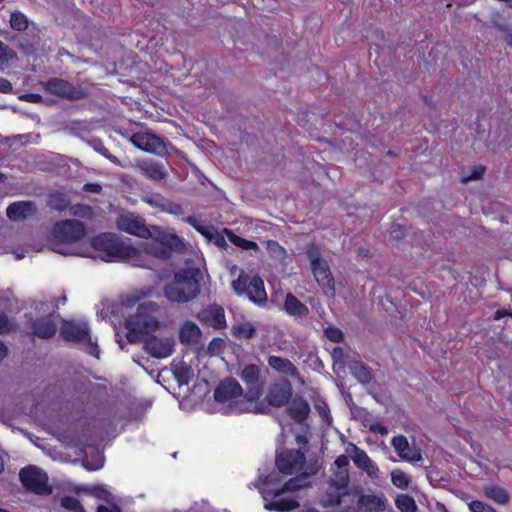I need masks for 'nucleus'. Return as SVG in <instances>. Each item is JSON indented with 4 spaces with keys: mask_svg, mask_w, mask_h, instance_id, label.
<instances>
[{
    "mask_svg": "<svg viewBox=\"0 0 512 512\" xmlns=\"http://www.w3.org/2000/svg\"><path fill=\"white\" fill-rule=\"evenodd\" d=\"M156 312L155 303L144 302L137 307L135 314L126 318V338L129 343H138L143 334L148 336L159 329L160 322L155 315Z\"/></svg>",
    "mask_w": 512,
    "mask_h": 512,
    "instance_id": "1",
    "label": "nucleus"
},
{
    "mask_svg": "<svg viewBox=\"0 0 512 512\" xmlns=\"http://www.w3.org/2000/svg\"><path fill=\"white\" fill-rule=\"evenodd\" d=\"M198 269H180L174 273L171 283L164 286V295L176 303H187L200 293V283L197 278Z\"/></svg>",
    "mask_w": 512,
    "mask_h": 512,
    "instance_id": "2",
    "label": "nucleus"
},
{
    "mask_svg": "<svg viewBox=\"0 0 512 512\" xmlns=\"http://www.w3.org/2000/svg\"><path fill=\"white\" fill-rule=\"evenodd\" d=\"M86 235L85 225L75 219H68L56 222L51 232L50 243L52 250L58 253L66 254L60 246L62 244H71L81 240Z\"/></svg>",
    "mask_w": 512,
    "mask_h": 512,
    "instance_id": "3",
    "label": "nucleus"
},
{
    "mask_svg": "<svg viewBox=\"0 0 512 512\" xmlns=\"http://www.w3.org/2000/svg\"><path fill=\"white\" fill-rule=\"evenodd\" d=\"M91 245L99 253V257L106 262L120 261L121 257H128L129 253L133 252L130 245H126L112 233H101L95 236Z\"/></svg>",
    "mask_w": 512,
    "mask_h": 512,
    "instance_id": "4",
    "label": "nucleus"
},
{
    "mask_svg": "<svg viewBox=\"0 0 512 512\" xmlns=\"http://www.w3.org/2000/svg\"><path fill=\"white\" fill-rule=\"evenodd\" d=\"M306 256L310 261V268L318 285L324 293L333 294L335 292L334 277L328 262L321 257L319 247L310 245L306 250Z\"/></svg>",
    "mask_w": 512,
    "mask_h": 512,
    "instance_id": "5",
    "label": "nucleus"
},
{
    "mask_svg": "<svg viewBox=\"0 0 512 512\" xmlns=\"http://www.w3.org/2000/svg\"><path fill=\"white\" fill-rule=\"evenodd\" d=\"M232 289L238 296H247L254 303H265L267 293L264 281L258 275L250 276L245 271H241L237 279L231 283Z\"/></svg>",
    "mask_w": 512,
    "mask_h": 512,
    "instance_id": "6",
    "label": "nucleus"
},
{
    "mask_svg": "<svg viewBox=\"0 0 512 512\" xmlns=\"http://www.w3.org/2000/svg\"><path fill=\"white\" fill-rule=\"evenodd\" d=\"M45 93L54 95L69 101L86 99L90 95L88 88L82 85H73L63 78L53 77L42 84Z\"/></svg>",
    "mask_w": 512,
    "mask_h": 512,
    "instance_id": "7",
    "label": "nucleus"
},
{
    "mask_svg": "<svg viewBox=\"0 0 512 512\" xmlns=\"http://www.w3.org/2000/svg\"><path fill=\"white\" fill-rule=\"evenodd\" d=\"M60 335L66 342H87L90 345L89 354L98 357V346L96 343H92L90 328L87 323L65 320L61 326Z\"/></svg>",
    "mask_w": 512,
    "mask_h": 512,
    "instance_id": "8",
    "label": "nucleus"
},
{
    "mask_svg": "<svg viewBox=\"0 0 512 512\" xmlns=\"http://www.w3.org/2000/svg\"><path fill=\"white\" fill-rule=\"evenodd\" d=\"M19 479L25 489L37 495H47L51 493L48 485V476L40 468L29 465L19 472Z\"/></svg>",
    "mask_w": 512,
    "mask_h": 512,
    "instance_id": "9",
    "label": "nucleus"
},
{
    "mask_svg": "<svg viewBox=\"0 0 512 512\" xmlns=\"http://www.w3.org/2000/svg\"><path fill=\"white\" fill-rule=\"evenodd\" d=\"M240 379L246 385L245 398L255 402L261 398L264 392V380L261 379V369L257 364H248L239 374Z\"/></svg>",
    "mask_w": 512,
    "mask_h": 512,
    "instance_id": "10",
    "label": "nucleus"
},
{
    "mask_svg": "<svg viewBox=\"0 0 512 512\" xmlns=\"http://www.w3.org/2000/svg\"><path fill=\"white\" fill-rule=\"evenodd\" d=\"M305 454L299 449H285L276 455L277 469L285 475H292L300 471L305 464Z\"/></svg>",
    "mask_w": 512,
    "mask_h": 512,
    "instance_id": "11",
    "label": "nucleus"
},
{
    "mask_svg": "<svg viewBox=\"0 0 512 512\" xmlns=\"http://www.w3.org/2000/svg\"><path fill=\"white\" fill-rule=\"evenodd\" d=\"M292 395V384L289 380L281 378L271 383L268 388L265 400L270 406L281 408L289 403Z\"/></svg>",
    "mask_w": 512,
    "mask_h": 512,
    "instance_id": "12",
    "label": "nucleus"
},
{
    "mask_svg": "<svg viewBox=\"0 0 512 512\" xmlns=\"http://www.w3.org/2000/svg\"><path fill=\"white\" fill-rule=\"evenodd\" d=\"M131 143L138 149L163 156L167 153V147L163 138L149 132L134 133L130 138Z\"/></svg>",
    "mask_w": 512,
    "mask_h": 512,
    "instance_id": "13",
    "label": "nucleus"
},
{
    "mask_svg": "<svg viewBox=\"0 0 512 512\" xmlns=\"http://www.w3.org/2000/svg\"><path fill=\"white\" fill-rule=\"evenodd\" d=\"M175 342L170 337H157L152 333L144 339V349L152 357L164 359L171 356L174 352Z\"/></svg>",
    "mask_w": 512,
    "mask_h": 512,
    "instance_id": "14",
    "label": "nucleus"
},
{
    "mask_svg": "<svg viewBox=\"0 0 512 512\" xmlns=\"http://www.w3.org/2000/svg\"><path fill=\"white\" fill-rule=\"evenodd\" d=\"M143 202L155 208L158 212L167 213L175 216L183 214L184 210L181 204L176 203L160 193H150L142 197Z\"/></svg>",
    "mask_w": 512,
    "mask_h": 512,
    "instance_id": "15",
    "label": "nucleus"
},
{
    "mask_svg": "<svg viewBox=\"0 0 512 512\" xmlns=\"http://www.w3.org/2000/svg\"><path fill=\"white\" fill-rule=\"evenodd\" d=\"M119 230L142 238L150 236V231L144 222L133 213L122 214L117 219Z\"/></svg>",
    "mask_w": 512,
    "mask_h": 512,
    "instance_id": "16",
    "label": "nucleus"
},
{
    "mask_svg": "<svg viewBox=\"0 0 512 512\" xmlns=\"http://www.w3.org/2000/svg\"><path fill=\"white\" fill-rule=\"evenodd\" d=\"M37 213L35 202L21 200L10 203L6 208V216L11 221H25Z\"/></svg>",
    "mask_w": 512,
    "mask_h": 512,
    "instance_id": "17",
    "label": "nucleus"
},
{
    "mask_svg": "<svg viewBox=\"0 0 512 512\" xmlns=\"http://www.w3.org/2000/svg\"><path fill=\"white\" fill-rule=\"evenodd\" d=\"M243 395V388L234 378H227L222 381L214 391L216 402L225 403Z\"/></svg>",
    "mask_w": 512,
    "mask_h": 512,
    "instance_id": "18",
    "label": "nucleus"
},
{
    "mask_svg": "<svg viewBox=\"0 0 512 512\" xmlns=\"http://www.w3.org/2000/svg\"><path fill=\"white\" fill-rule=\"evenodd\" d=\"M29 324L31 335L40 339L53 338L57 333V325L52 315L31 319Z\"/></svg>",
    "mask_w": 512,
    "mask_h": 512,
    "instance_id": "19",
    "label": "nucleus"
},
{
    "mask_svg": "<svg viewBox=\"0 0 512 512\" xmlns=\"http://www.w3.org/2000/svg\"><path fill=\"white\" fill-rule=\"evenodd\" d=\"M197 318L202 324L217 330L223 329L227 325L224 308L217 304L210 305L202 310Z\"/></svg>",
    "mask_w": 512,
    "mask_h": 512,
    "instance_id": "20",
    "label": "nucleus"
},
{
    "mask_svg": "<svg viewBox=\"0 0 512 512\" xmlns=\"http://www.w3.org/2000/svg\"><path fill=\"white\" fill-rule=\"evenodd\" d=\"M286 406L288 416L297 424H303L311 412L308 401L298 395L292 397Z\"/></svg>",
    "mask_w": 512,
    "mask_h": 512,
    "instance_id": "21",
    "label": "nucleus"
},
{
    "mask_svg": "<svg viewBox=\"0 0 512 512\" xmlns=\"http://www.w3.org/2000/svg\"><path fill=\"white\" fill-rule=\"evenodd\" d=\"M391 445L402 460L408 462H417L421 460L420 450L415 447H411L406 436L402 434L394 436L391 440Z\"/></svg>",
    "mask_w": 512,
    "mask_h": 512,
    "instance_id": "22",
    "label": "nucleus"
},
{
    "mask_svg": "<svg viewBox=\"0 0 512 512\" xmlns=\"http://www.w3.org/2000/svg\"><path fill=\"white\" fill-rule=\"evenodd\" d=\"M136 167L142 176L151 181L159 182L167 177L164 165L154 160L139 161Z\"/></svg>",
    "mask_w": 512,
    "mask_h": 512,
    "instance_id": "23",
    "label": "nucleus"
},
{
    "mask_svg": "<svg viewBox=\"0 0 512 512\" xmlns=\"http://www.w3.org/2000/svg\"><path fill=\"white\" fill-rule=\"evenodd\" d=\"M269 367L275 372L289 376L293 379L300 377V373L294 363L288 358L276 355H270L267 358Z\"/></svg>",
    "mask_w": 512,
    "mask_h": 512,
    "instance_id": "24",
    "label": "nucleus"
},
{
    "mask_svg": "<svg viewBox=\"0 0 512 512\" xmlns=\"http://www.w3.org/2000/svg\"><path fill=\"white\" fill-rule=\"evenodd\" d=\"M283 309L286 314L295 319H302L309 314V308L292 293H287Z\"/></svg>",
    "mask_w": 512,
    "mask_h": 512,
    "instance_id": "25",
    "label": "nucleus"
},
{
    "mask_svg": "<svg viewBox=\"0 0 512 512\" xmlns=\"http://www.w3.org/2000/svg\"><path fill=\"white\" fill-rule=\"evenodd\" d=\"M154 239L163 248H166V251H168L170 255H172V252L181 251L184 247V243L178 235L160 229H157V234Z\"/></svg>",
    "mask_w": 512,
    "mask_h": 512,
    "instance_id": "26",
    "label": "nucleus"
},
{
    "mask_svg": "<svg viewBox=\"0 0 512 512\" xmlns=\"http://www.w3.org/2000/svg\"><path fill=\"white\" fill-rule=\"evenodd\" d=\"M353 450L354 455L352 456V460L355 465L365 471L370 477L376 476L378 468L368 454L356 445H353Z\"/></svg>",
    "mask_w": 512,
    "mask_h": 512,
    "instance_id": "27",
    "label": "nucleus"
},
{
    "mask_svg": "<svg viewBox=\"0 0 512 512\" xmlns=\"http://www.w3.org/2000/svg\"><path fill=\"white\" fill-rule=\"evenodd\" d=\"M385 498L374 494H362L358 498V506L365 512H383L385 510Z\"/></svg>",
    "mask_w": 512,
    "mask_h": 512,
    "instance_id": "28",
    "label": "nucleus"
},
{
    "mask_svg": "<svg viewBox=\"0 0 512 512\" xmlns=\"http://www.w3.org/2000/svg\"><path fill=\"white\" fill-rule=\"evenodd\" d=\"M201 337L200 328L192 321H185L179 330V340L184 345L196 344Z\"/></svg>",
    "mask_w": 512,
    "mask_h": 512,
    "instance_id": "29",
    "label": "nucleus"
},
{
    "mask_svg": "<svg viewBox=\"0 0 512 512\" xmlns=\"http://www.w3.org/2000/svg\"><path fill=\"white\" fill-rule=\"evenodd\" d=\"M230 332L235 340L244 341L254 338L257 329L251 322H242L232 325Z\"/></svg>",
    "mask_w": 512,
    "mask_h": 512,
    "instance_id": "30",
    "label": "nucleus"
},
{
    "mask_svg": "<svg viewBox=\"0 0 512 512\" xmlns=\"http://www.w3.org/2000/svg\"><path fill=\"white\" fill-rule=\"evenodd\" d=\"M299 506V502L295 499L274 497L272 501L265 503L264 508L269 511L289 512Z\"/></svg>",
    "mask_w": 512,
    "mask_h": 512,
    "instance_id": "31",
    "label": "nucleus"
},
{
    "mask_svg": "<svg viewBox=\"0 0 512 512\" xmlns=\"http://www.w3.org/2000/svg\"><path fill=\"white\" fill-rule=\"evenodd\" d=\"M71 201L69 196L61 191H53L48 195L47 206L53 210L62 212L70 207Z\"/></svg>",
    "mask_w": 512,
    "mask_h": 512,
    "instance_id": "32",
    "label": "nucleus"
},
{
    "mask_svg": "<svg viewBox=\"0 0 512 512\" xmlns=\"http://www.w3.org/2000/svg\"><path fill=\"white\" fill-rule=\"evenodd\" d=\"M130 248L133 250V252L129 253L130 256L121 257L120 261H127L136 267L151 268L150 259L142 248V245L138 248L133 246H130Z\"/></svg>",
    "mask_w": 512,
    "mask_h": 512,
    "instance_id": "33",
    "label": "nucleus"
},
{
    "mask_svg": "<svg viewBox=\"0 0 512 512\" xmlns=\"http://www.w3.org/2000/svg\"><path fill=\"white\" fill-rule=\"evenodd\" d=\"M484 494L487 498L500 505H505L510 500L508 491L505 488L494 484L485 486Z\"/></svg>",
    "mask_w": 512,
    "mask_h": 512,
    "instance_id": "34",
    "label": "nucleus"
},
{
    "mask_svg": "<svg viewBox=\"0 0 512 512\" xmlns=\"http://www.w3.org/2000/svg\"><path fill=\"white\" fill-rule=\"evenodd\" d=\"M141 245L149 258L155 257L158 259L166 260L171 257L170 253L166 251V248H163L157 241H155L154 238L151 241L145 242Z\"/></svg>",
    "mask_w": 512,
    "mask_h": 512,
    "instance_id": "35",
    "label": "nucleus"
},
{
    "mask_svg": "<svg viewBox=\"0 0 512 512\" xmlns=\"http://www.w3.org/2000/svg\"><path fill=\"white\" fill-rule=\"evenodd\" d=\"M224 233L226 234L228 240L235 245L238 248H241L242 250H254L258 251L259 246L256 242L245 239L237 234H235L233 231L225 228Z\"/></svg>",
    "mask_w": 512,
    "mask_h": 512,
    "instance_id": "36",
    "label": "nucleus"
},
{
    "mask_svg": "<svg viewBox=\"0 0 512 512\" xmlns=\"http://www.w3.org/2000/svg\"><path fill=\"white\" fill-rule=\"evenodd\" d=\"M351 372L355 378L362 384H369L373 380V376L369 367L363 363L356 362L351 366Z\"/></svg>",
    "mask_w": 512,
    "mask_h": 512,
    "instance_id": "37",
    "label": "nucleus"
},
{
    "mask_svg": "<svg viewBox=\"0 0 512 512\" xmlns=\"http://www.w3.org/2000/svg\"><path fill=\"white\" fill-rule=\"evenodd\" d=\"M395 505L401 512H415L417 506L412 496L400 494L395 499Z\"/></svg>",
    "mask_w": 512,
    "mask_h": 512,
    "instance_id": "38",
    "label": "nucleus"
},
{
    "mask_svg": "<svg viewBox=\"0 0 512 512\" xmlns=\"http://www.w3.org/2000/svg\"><path fill=\"white\" fill-rule=\"evenodd\" d=\"M10 26L14 30L24 31L28 27V20L23 13L16 11L10 16Z\"/></svg>",
    "mask_w": 512,
    "mask_h": 512,
    "instance_id": "39",
    "label": "nucleus"
},
{
    "mask_svg": "<svg viewBox=\"0 0 512 512\" xmlns=\"http://www.w3.org/2000/svg\"><path fill=\"white\" fill-rule=\"evenodd\" d=\"M324 335L333 343H342L345 339L342 330L333 325H329L324 329Z\"/></svg>",
    "mask_w": 512,
    "mask_h": 512,
    "instance_id": "40",
    "label": "nucleus"
},
{
    "mask_svg": "<svg viewBox=\"0 0 512 512\" xmlns=\"http://www.w3.org/2000/svg\"><path fill=\"white\" fill-rule=\"evenodd\" d=\"M391 481L397 488L405 489L408 487L410 479L403 471L395 470L391 473Z\"/></svg>",
    "mask_w": 512,
    "mask_h": 512,
    "instance_id": "41",
    "label": "nucleus"
},
{
    "mask_svg": "<svg viewBox=\"0 0 512 512\" xmlns=\"http://www.w3.org/2000/svg\"><path fill=\"white\" fill-rule=\"evenodd\" d=\"M70 215L80 217V218H86L89 217L92 214V208L89 205L86 204H75L71 205L69 207Z\"/></svg>",
    "mask_w": 512,
    "mask_h": 512,
    "instance_id": "42",
    "label": "nucleus"
},
{
    "mask_svg": "<svg viewBox=\"0 0 512 512\" xmlns=\"http://www.w3.org/2000/svg\"><path fill=\"white\" fill-rule=\"evenodd\" d=\"M184 221L191 225L201 235L207 238H211L209 228L206 225L202 224L195 216H188L184 219Z\"/></svg>",
    "mask_w": 512,
    "mask_h": 512,
    "instance_id": "43",
    "label": "nucleus"
},
{
    "mask_svg": "<svg viewBox=\"0 0 512 512\" xmlns=\"http://www.w3.org/2000/svg\"><path fill=\"white\" fill-rule=\"evenodd\" d=\"M349 484L348 471H340L335 474V479L332 480L331 485L337 490L346 489Z\"/></svg>",
    "mask_w": 512,
    "mask_h": 512,
    "instance_id": "44",
    "label": "nucleus"
},
{
    "mask_svg": "<svg viewBox=\"0 0 512 512\" xmlns=\"http://www.w3.org/2000/svg\"><path fill=\"white\" fill-rule=\"evenodd\" d=\"M225 349V341L220 337L213 338L208 344V353L212 356L220 355Z\"/></svg>",
    "mask_w": 512,
    "mask_h": 512,
    "instance_id": "45",
    "label": "nucleus"
},
{
    "mask_svg": "<svg viewBox=\"0 0 512 512\" xmlns=\"http://www.w3.org/2000/svg\"><path fill=\"white\" fill-rule=\"evenodd\" d=\"M61 506L66 509L75 511V512H80L83 510V507H82V504L80 503V501L76 497H73V496H64L61 499Z\"/></svg>",
    "mask_w": 512,
    "mask_h": 512,
    "instance_id": "46",
    "label": "nucleus"
},
{
    "mask_svg": "<svg viewBox=\"0 0 512 512\" xmlns=\"http://www.w3.org/2000/svg\"><path fill=\"white\" fill-rule=\"evenodd\" d=\"M486 168L483 165H475L471 168V172L468 175L463 176V182L479 180L485 173Z\"/></svg>",
    "mask_w": 512,
    "mask_h": 512,
    "instance_id": "47",
    "label": "nucleus"
},
{
    "mask_svg": "<svg viewBox=\"0 0 512 512\" xmlns=\"http://www.w3.org/2000/svg\"><path fill=\"white\" fill-rule=\"evenodd\" d=\"M468 506L471 512H496L491 505L480 500H473L468 504Z\"/></svg>",
    "mask_w": 512,
    "mask_h": 512,
    "instance_id": "48",
    "label": "nucleus"
},
{
    "mask_svg": "<svg viewBox=\"0 0 512 512\" xmlns=\"http://www.w3.org/2000/svg\"><path fill=\"white\" fill-rule=\"evenodd\" d=\"M299 488H300V485L298 484V481L296 479H289L288 481H286L284 483L282 488H280L274 492L273 497H279L281 494H283L284 492H287V491H289V492L297 491Z\"/></svg>",
    "mask_w": 512,
    "mask_h": 512,
    "instance_id": "49",
    "label": "nucleus"
},
{
    "mask_svg": "<svg viewBox=\"0 0 512 512\" xmlns=\"http://www.w3.org/2000/svg\"><path fill=\"white\" fill-rule=\"evenodd\" d=\"M14 324L5 313H0V334H7L12 331Z\"/></svg>",
    "mask_w": 512,
    "mask_h": 512,
    "instance_id": "50",
    "label": "nucleus"
},
{
    "mask_svg": "<svg viewBox=\"0 0 512 512\" xmlns=\"http://www.w3.org/2000/svg\"><path fill=\"white\" fill-rule=\"evenodd\" d=\"M103 464H104V460L102 457H98L97 460L94 462H90L87 459L82 460V466L87 471H97L103 467Z\"/></svg>",
    "mask_w": 512,
    "mask_h": 512,
    "instance_id": "51",
    "label": "nucleus"
},
{
    "mask_svg": "<svg viewBox=\"0 0 512 512\" xmlns=\"http://www.w3.org/2000/svg\"><path fill=\"white\" fill-rule=\"evenodd\" d=\"M265 247L268 252L275 255H281L285 253L284 248L275 240H267Z\"/></svg>",
    "mask_w": 512,
    "mask_h": 512,
    "instance_id": "52",
    "label": "nucleus"
},
{
    "mask_svg": "<svg viewBox=\"0 0 512 512\" xmlns=\"http://www.w3.org/2000/svg\"><path fill=\"white\" fill-rule=\"evenodd\" d=\"M495 27L502 32L506 33L505 41L509 46H512V31L509 30L506 24L495 23Z\"/></svg>",
    "mask_w": 512,
    "mask_h": 512,
    "instance_id": "53",
    "label": "nucleus"
},
{
    "mask_svg": "<svg viewBox=\"0 0 512 512\" xmlns=\"http://www.w3.org/2000/svg\"><path fill=\"white\" fill-rule=\"evenodd\" d=\"M83 191L99 194L102 191V186L98 183L88 182L83 185Z\"/></svg>",
    "mask_w": 512,
    "mask_h": 512,
    "instance_id": "54",
    "label": "nucleus"
},
{
    "mask_svg": "<svg viewBox=\"0 0 512 512\" xmlns=\"http://www.w3.org/2000/svg\"><path fill=\"white\" fill-rule=\"evenodd\" d=\"M404 235H405L404 229H403V227L400 224H393L392 225L391 236L394 239H401L402 237H404Z\"/></svg>",
    "mask_w": 512,
    "mask_h": 512,
    "instance_id": "55",
    "label": "nucleus"
},
{
    "mask_svg": "<svg viewBox=\"0 0 512 512\" xmlns=\"http://www.w3.org/2000/svg\"><path fill=\"white\" fill-rule=\"evenodd\" d=\"M12 89H13V87H12L11 82L5 78L0 77V92L7 94V93H11Z\"/></svg>",
    "mask_w": 512,
    "mask_h": 512,
    "instance_id": "56",
    "label": "nucleus"
},
{
    "mask_svg": "<svg viewBox=\"0 0 512 512\" xmlns=\"http://www.w3.org/2000/svg\"><path fill=\"white\" fill-rule=\"evenodd\" d=\"M335 465L339 468H346L349 466L350 460L346 455H340L335 459Z\"/></svg>",
    "mask_w": 512,
    "mask_h": 512,
    "instance_id": "57",
    "label": "nucleus"
},
{
    "mask_svg": "<svg viewBox=\"0 0 512 512\" xmlns=\"http://www.w3.org/2000/svg\"><path fill=\"white\" fill-rule=\"evenodd\" d=\"M506 316L512 317V312L506 310V309H498L494 313V320H500Z\"/></svg>",
    "mask_w": 512,
    "mask_h": 512,
    "instance_id": "58",
    "label": "nucleus"
},
{
    "mask_svg": "<svg viewBox=\"0 0 512 512\" xmlns=\"http://www.w3.org/2000/svg\"><path fill=\"white\" fill-rule=\"evenodd\" d=\"M97 512H121V510L116 505H114L112 507H108L105 505H99L97 508Z\"/></svg>",
    "mask_w": 512,
    "mask_h": 512,
    "instance_id": "59",
    "label": "nucleus"
},
{
    "mask_svg": "<svg viewBox=\"0 0 512 512\" xmlns=\"http://www.w3.org/2000/svg\"><path fill=\"white\" fill-rule=\"evenodd\" d=\"M344 495H345V493L344 494H337V495L331 496L330 499H329V504L331 506H339L342 503V497Z\"/></svg>",
    "mask_w": 512,
    "mask_h": 512,
    "instance_id": "60",
    "label": "nucleus"
},
{
    "mask_svg": "<svg viewBox=\"0 0 512 512\" xmlns=\"http://www.w3.org/2000/svg\"><path fill=\"white\" fill-rule=\"evenodd\" d=\"M22 99L29 100V101H32L34 103H37V102H39L41 100V95L36 94V93H30V94H27L24 97H22Z\"/></svg>",
    "mask_w": 512,
    "mask_h": 512,
    "instance_id": "61",
    "label": "nucleus"
},
{
    "mask_svg": "<svg viewBox=\"0 0 512 512\" xmlns=\"http://www.w3.org/2000/svg\"><path fill=\"white\" fill-rule=\"evenodd\" d=\"M8 353V348L3 341L0 340V361L3 360Z\"/></svg>",
    "mask_w": 512,
    "mask_h": 512,
    "instance_id": "62",
    "label": "nucleus"
},
{
    "mask_svg": "<svg viewBox=\"0 0 512 512\" xmlns=\"http://www.w3.org/2000/svg\"><path fill=\"white\" fill-rule=\"evenodd\" d=\"M371 430L372 431H377L379 432L380 434L384 435V434H387L388 433V430L385 426L383 425H378V426H372L371 427Z\"/></svg>",
    "mask_w": 512,
    "mask_h": 512,
    "instance_id": "63",
    "label": "nucleus"
},
{
    "mask_svg": "<svg viewBox=\"0 0 512 512\" xmlns=\"http://www.w3.org/2000/svg\"><path fill=\"white\" fill-rule=\"evenodd\" d=\"M216 244H217L218 246H224V245H226L225 239H224L222 236H220V237L216 240Z\"/></svg>",
    "mask_w": 512,
    "mask_h": 512,
    "instance_id": "64",
    "label": "nucleus"
}]
</instances>
